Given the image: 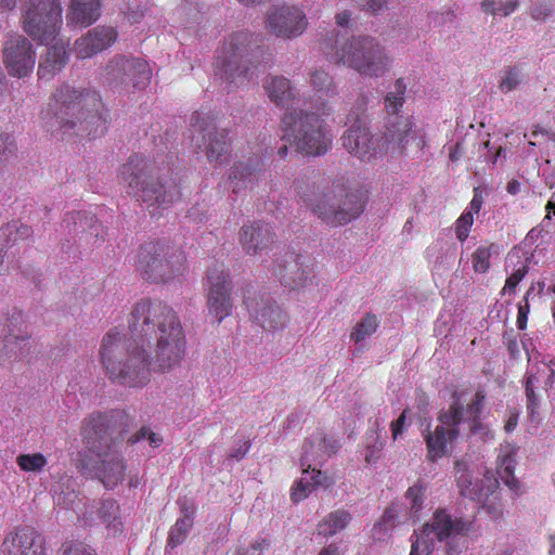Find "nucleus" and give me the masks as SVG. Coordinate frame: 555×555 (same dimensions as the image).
I'll list each match as a JSON object with an SVG mask.
<instances>
[{
  "label": "nucleus",
  "mask_w": 555,
  "mask_h": 555,
  "mask_svg": "<svg viewBox=\"0 0 555 555\" xmlns=\"http://www.w3.org/2000/svg\"><path fill=\"white\" fill-rule=\"evenodd\" d=\"M130 337L109 330L100 345V361L107 376L130 387L149 382L151 370L166 372L185 354V336L176 312L162 301L141 299L128 321Z\"/></svg>",
  "instance_id": "1"
},
{
  "label": "nucleus",
  "mask_w": 555,
  "mask_h": 555,
  "mask_svg": "<svg viewBox=\"0 0 555 555\" xmlns=\"http://www.w3.org/2000/svg\"><path fill=\"white\" fill-rule=\"evenodd\" d=\"M485 396L478 391L454 392L453 402L449 409L442 411L438 417L439 425L435 430L423 434L427 449V460L436 462L448 454V444L454 441L462 431V426L468 424L473 435L492 437L488 426L479 421L483 409Z\"/></svg>",
  "instance_id": "2"
},
{
  "label": "nucleus",
  "mask_w": 555,
  "mask_h": 555,
  "mask_svg": "<svg viewBox=\"0 0 555 555\" xmlns=\"http://www.w3.org/2000/svg\"><path fill=\"white\" fill-rule=\"evenodd\" d=\"M361 112H351L347 116L349 128L341 137L343 146L354 157L370 162L382 155L391 144L399 150L405 149L410 143L417 140V146L424 144V133L421 129L414 128L409 117L397 116L387 128L386 139L375 138L366 127V119Z\"/></svg>",
  "instance_id": "3"
},
{
  "label": "nucleus",
  "mask_w": 555,
  "mask_h": 555,
  "mask_svg": "<svg viewBox=\"0 0 555 555\" xmlns=\"http://www.w3.org/2000/svg\"><path fill=\"white\" fill-rule=\"evenodd\" d=\"M101 109L102 102L96 92L82 93L69 86H62L54 93L53 104L44 113L43 119L51 130L57 127L67 132L78 125L79 130L95 138L105 129Z\"/></svg>",
  "instance_id": "4"
},
{
  "label": "nucleus",
  "mask_w": 555,
  "mask_h": 555,
  "mask_svg": "<svg viewBox=\"0 0 555 555\" xmlns=\"http://www.w3.org/2000/svg\"><path fill=\"white\" fill-rule=\"evenodd\" d=\"M301 198L319 219L332 227L349 223L364 208L357 183L348 177L336 178L319 188L318 192L302 195Z\"/></svg>",
  "instance_id": "5"
},
{
  "label": "nucleus",
  "mask_w": 555,
  "mask_h": 555,
  "mask_svg": "<svg viewBox=\"0 0 555 555\" xmlns=\"http://www.w3.org/2000/svg\"><path fill=\"white\" fill-rule=\"evenodd\" d=\"M82 438L87 448L100 457L95 477L106 489L116 488L124 480L127 466L118 450V442L112 438L109 417L96 413L86 418Z\"/></svg>",
  "instance_id": "6"
},
{
  "label": "nucleus",
  "mask_w": 555,
  "mask_h": 555,
  "mask_svg": "<svg viewBox=\"0 0 555 555\" xmlns=\"http://www.w3.org/2000/svg\"><path fill=\"white\" fill-rule=\"evenodd\" d=\"M121 183L128 193L141 201L151 209L153 216L158 209H165L180 196L178 185L171 180H160L154 176L149 160L133 155L124 164L118 172Z\"/></svg>",
  "instance_id": "7"
},
{
  "label": "nucleus",
  "mask_w": 555,
  "mask_h": 555,
  "mask_svg": "<svg viewBox=\"0 0 555 555\" xmlns=\"http://www.w3.org/2000/svg\"><path fill=\"white\" fill-rule=\"evenodd\" d=\"M331 59L363 77L380 78L391 68L392 60L386 48L373 37H352L331 54Z\"/></svg>",
  "instance_id": "8"
},
{
  "label": "nucleus",
  "mask_w": 555,
  "mask_h": 555,
  "mask_svg": "<svg viewBox=\"0 0 555 555\" xmlns=\"http://www.w3.org/2000/svg\"><path fill=\"white\" fill-rule=\"evenodd\" d=\"M282 125V139L306 155H322L332 144V134L325 121L315 114L288 112Z\"/></svg>",
  "instance_id": "9"
},
{
  "label": "nucleus",
  "mask_w": 555,
  "mask_h": 555,
  "mask_svg": "<svg viewBox=\"0 0 555 555\" xmlns=\"http://www.w3.org/2000/svg\"><path fill=\"white\" fill-rule=\"evenodd\" d=\"M184 253L167 242L143 244L137 255L135 267L153 282H168L186 269Z\"/></svg>",
  "instance_id": "10"
},
{
  "label": "nucleus",
  "mask_w": 555,
  "mask_h": 555,
  "mask_svg": "<svg viewBox=\"0 0 555 555\" xmlns=\"http://www.w3.org/2000/svg\"><path fill=\"white\" fill-rule=\"evenodd\" d=\"M454 476L461 495L477 501L494 517L501 515L502 508L499 501V481L490 472L483 473L479 481L475 470L466 460H457L454 463Z\"/></svg>",
  "instance_id": "11"
},
{
  "label": "nucleus",
  "mask_w": 555,
  "mask_h": 555,
  "mask_svg": "<svg viewBox=\"0 0 555 555\" xmlns=\"http://www.w3.org/2000/svg\"><path fill=\"white\" fill-rule=\"evenodd\" d=\"M251 43V36L246 31L230 35L218 50L216 56V76L232 87H240L247 81V68L244 56Z\"/></svg>",
  "instance_id": "12"
},
{
  "label": "nucleus",
  "mask_w": 555,
  "mask_h": 555,
  "mask_svg": "<svg viewBox=\"0 0 555 555\" xmlns=\"http://www.w3.org/2000/svg\"><path fill=\"white\" fill-rule=\"evenodd\" d=\"M100 78L113 88L143 90L151 81L152 68L142 59L115 55L101 69Z\"/></svg>",
  "instance_id": "13"
},
{
  "label": "nucleus",
  "mask_w": 555,
  "mask_h": 555,
  "mask_svg": "<svg viewBox=\"0 0 555 555\" xmlns=\"http://www.w3.org/2000/svg\"><path fill=\"white\" fill-rule=\"evenodd\" d=\"M62 24V8L56 0H30L23 28L34 40L50 44L56 39Z\"/></svg>",
  "instance_id": "14"
},
{
  "label": "nucleus",
  "mask_w": 555,
  "mask_h": 555,
  "mask_svg": "<svg viewBox=\"0 0 555 555\" xmlns=\"http://www.w3.org/2000/svg\"><path fill=\"white\" fill-rule=\"evenodd\" d=\"M466 528V522L453 519L446 511L439 509L420 532L415 531V540L412 541L410 555H429L437 542L460 534Z\"/></svg>",
  "instance_id": "15"
},
{
  "label": "nucleus",
  "mask_w": 555,
  "mask_h": 555,
  "mask_svg": "<svg viewBox=\"0 0 555 555\" xmlns=\"http://www.w3.org/2000/svg\"><path fill=\"white\" fill-rule=\"evenodd\" d=\"M3 64L13 77L29 75L36 63V53L31 43L24 36L11 34L3 43Z\"/></svg>",
  "instance_id": "16"
},
{
  "label": "nucleus",
  "mask_w": 555,
  "mask_h": 555,
  "mask_svg": "<svg viewBox=\"0 0 555 555\" xmlns=\"http://www.w3.org/2000/svg\"><path fill=\"white\" fill-rule=\"evenodd\" d=\"M192 142L202 149L210 163L223 164L230 154V141L225 130H219L211 124L196 122L193 125Z\"/></svg>",
  "instance_id": "17"
},
{
  "label": "nucleus",
  "mask_w": 555,
  "mask_h": 555,
  "mask_svg": "<svg viewBox=\"0 0 555 555\" xmlns=\"http://www.w3.org/2000/svg\"><path fill=\"white\" fill-rule=\"evenodd\" d=\"M207 284L209 313L221 322L232 309L229 274L223 266H215L208 270Z\"/></svg>",
  "instance_id": "18"
},
{
  "label": "nucleus",
  "mask_w": 555,
  "mask_h": 555,
  "mask_svg": "<svg viewBox=\"0 0 555 555\" xmlns=\"http://www.w3.org/2000/svg\"><path fill=\"white\" fill-rule=\"evenodd\" d=\"M306 14L294 5L273 8L267 16L268 29L283 38L300 36L307 28Z\"/></svg>",
  "instance_id": "19"
},
{
  "label": "nucleus",
  "mask_w": 555,
  "mask_h": 555,
  "mask_svg": "<svg viewBox=\"0 0 555 555\" xmlns=\"http://www.w3.org/2000/svg\"><path fill=\"white\" fill-rule=\"evenodd\" d=\"M278 267L275 274L293 289L304 288L314 281L313 263L306 256L289 254Z\"/></svg>",
  "instance_id": "20"
},
{
  "label": "nucleus",
  "mask_w": 555,
  "mask_h": 555,
  "mask_svg": "<svg viewBox=\"0 0 555 555\" xmlns=\"http://www.w3.org/2000/svg\"><path fill=\"white\" fill-rule=\"evenodd\" d=\"M250 317L266 331H279L285 327L286 312L270 297L261 295L246 300Z\"/></svg>",
  "instance_id": "21"
},
{
  "label": "nucleus",
  "mask_w": 555,
  "mask_h": 555,
  "mask_svg": "<svg viewBox=\"0 0 555 555\" xmlns=\"http://www.w3.org/2000/svg\"><path fill=\"white\" fill-rule=\"evenodd\" d=\"M117 39L113 27L99 26L75 41L74 52L78 59H90L109 48Z\"/></svg>",
  "instance_id": "22"
},
{
  "label": "nucleus",
  "mask_w": 555,
  "mask_h": 555,
  "mask_svg": "<svg viewBox=\"0 0 555 555\" xmlns=\"http://www.w3.org/2000/svg\"><path fill=\"white\" fill-rule=\"evenodd\" d=\"M240 242L248 255H261L274 243V233L269 224L263 222H250L242 227Z\"/></svg>",
  "instance_id": "23"
},
{
  "label": "nucleus",
  "mask_w": 555,
  "mask_h": 555,
  "mask_svg": "<svg viewBox=\"0 0 555 555\" xmlns=\"http://www.w3.org/2000/svg\"><path fill=\"white\" fill-rule=\"evenodd\" d=\"M27 326H17L5 320L0 323V359L16 358L23 354L28 346Z\"/></svg>",
  "instance_id": "24"
},
{
  "label": "nucleus",
  "mask_w": 555,
  "mask_h": 555,
  "mask_svg": "<svg viewBox=\"0 0 555 555\" xmlns=\"http://www.w3.org/2000/svg\"><path fill=\"white\" fill-rule=\"evenodd\" d=\"M2 553L3 555H43V540L35 531L22 529L5 538Z\"/></svg>",
  "instance_id": "25"
},
{
  "label": "nucleus",
  "mask_w": 555,
  "mask_h": 555,
  "mask_svg": "<svg viewBox=\"0 0 555 555\" xmlns=\"http://www.w3.org/2000/svg\"><path fill=\"white\" fill-rule=\"evenodd\" d=\"M425 257L433 271L443 272L450 270L456 257V244L438 237L426 248Z\"/></svg>",
  "instance_id": "26"
},
{
  "label": "nucleus",
  "mask_w": 555,
  "mask_h": 555,
  "mask_svg": "<svg viewBox=\"0 0 555 555\" xmlns=\"http://www.w3.org/2000/svg\"><path fill=\"white\" fill-rule=\"evenodd\" d=\"M263 88L270 101L280 107L289 108L298 96V92L285 77L270 76L263 82Z\"/></svg>",
  "instance_id": "27"
},
{
  "label": "nucleus",
  "mask_w": 555,
  "mask_h": 555,
  "mask_svg": "<svg viewBox=\"0 0 555 555\" xmlns=\"http://www.w3.org/2000/svg\"><path fill=\"white\" fill-rule=\"evenodd\" d=\"M301 477L297 479L291 490V499L293 502L298 503L320 486H327V476L317 467L308 468L301 467Z\"/></svg>",
  "instance_id": "28"
},
{
  "label": "nucleus",
  "mask_w": 555,
  "mask_h": 555,
  "mask_svg": "<svg viewBox=\"0 0 555 555\" xmlns=\"http://www.w3.org/2000/svg\"><path fill=\"white\" fill-rule=\"evenodd\" d=\"M66 46L62 40H56L48 47L39 63L38 76L40 79H50L66 65L68 60Z\"/></svg>",
  "instance_id": "29"
},
{
  "label": "nucleus",
  "mask_w": 555,
  "mask_h": 555,
  "mask_svg": "<svg viewBox=\"0 0 555 555\" xmlns=\"http://www.w3.org/2000/svg\"><path fill=\"white\" fill-rule=\"evenodd\" d=\"M100 16V0H73L67 14L68 24L87 27Z\"/></svg>",
  "instance_id": "30"
},
{
  "label": "nucleus",
  "mask_w": 555,
  "mask_h": 555,
  "mask_svg": "<svg viewBox=\"0 0 555 555\" xmlns=\"http://www.w3.org/2000/svg\"><path fill=\"white\" fill-rule=\"evenodd\" d=\"M330 452V446L322 434L312 435L302 446L300 466L312 469L320 465Z\"/></svg>",
  "instance_id": "31"
},
{
  "label": "nucleus",
  "mask_w": 555,
  "mask_h": 555,
  "mask_svg": "<svg viewBox=\"0 0 555 555\" xmlns=\"http://www.w3.org/2000/svg\"><path fill=\"white\" fill-rule=\"evenodd\" d=\"M260 168L258 164L238 162L234 164L229 173L230 188L234 193L253 185L258 180Z\"/></svg>",
  "instance_id": "32"
},
{
  "label": "nucleus",
  "mask_w": 555,
  "mask_h": 555,
  "mask_svg": "<svg viewBox=\"0 0 555 555\" xmlns=\"http://www.w3.org/2000/svg\"><path fill=\"white\" fill-rule=\"evenodd\" d=\"M309 85L322 103L337 95V88L333 78L322 68H314L310 72Z\"/></svg>",
  "instance_id": "33"
},
{
  "label": "nucleus",
  "mask_w": 555,
  "mask_h": 555,
  "mask_svg": "<svg viewBox=\"0 0 555 555\" xmlns=\"http://www.w3.org/2000/svg\"><path fill=\"white\" fill-rule=\"evenodd\" d=\"M104 524L107 528H113L118 530L120 521H119V506L114 500H104L96 507L95 512L91 511L87 516V522L93 524L95 522V517Z\"/></svg>",
  "instance_id": "34"
},
{
  "label": "nucleus",
  "mask_w": 555,
  "mask_h": 555,
  "mask_svg": "<svg viewBox=\"0 0 555 555\" xmlns=\"http://www.w3.org/2000/svg\"><path fill=\"white\" fill-rule=\"evenodd\" d=\"M181 517H179L176 524L171 527L168 537V545L172 548L180 545L185 540L193 526L194 509L181 507Z\"/></svg>",
  "instance_id": "35"
},
{
  "label": "nucleus",
  "mask_w": 555,
  "mask_h": 555,
  "mask_svg": "<svg viewBox=\"0 0 555 555\" xmlns=\"http://www.w3.org/2000/svg\"><path fill=\"white\" fill-rule=\"evenodd\" d=\"M507 266H513V272L507 278L503 293H514L519 282L526 276L528 272V258L521 260L518 250H513L507 256Z\"/></svg>",
  "instance_id": "36"
},
{
  "label": "nucleus",
  "mask_w": 555,
  "mask_h": 555,
  "mask_svg": "<svg viewBox=\"0 0 555 555\" xmlns=\"http://www.w3.org/2000/svg\"><path fill=\"white\" fill-rule=\"evenodd\" d=\"M351 516L346 511H335L328 514L318 526L320 534L331 537L346 528Z\"/></svg>",
  "instance_id": "37"
},
{
  "label": "nucleus",
  "mask_w": 555,
  "mask_h": 555,
  "mask_svg": "<svg viewBox=\"0 0 555 555\" xmlns=\"http://www.w3.org/2000/svg\"><path fill=\"white\" fill-rule=\"evenodd\" d=\"M495 244L480 245L472 255L473 269L476 273L485 274L490 269V259L493 254H498Z\"/></svg>",
  "instance_id": "38"
},
{
  "label": "nucleus",
  "mask_w": 555,
  "mask_h": 555,
  "mask_svg": "<svg viewBox=\"0 0 555 555\" xmlns=\"http://www.w3.org/2000/svg\"><path fill=\"white\" fill-rule=\"evenodd\" d=\"M406 83L403 78H398L392 89L385 96V107L389 114H397L404 103Z\"/></svg>",
  "instance_id": "39"
},
{
  "label": "nucleus",
  "mask_w": 555,
  "mask_h": 555,
  "mask_svg": "<svg viewBox=\"0 0 555 555\" xmlns=\"http://www.w3.org/2000/svg\"><path fill=\"white\" fill-rule=\"evenodd\" d=\"M33 231L28 225L12 222L0 229V243L5 242L14 246L18 241H24L31 235Z\"/></svg>",
  "instance_id": "40"
},
{
  "label": "nucleus",
  "mask_w": 555,
  "mask_h": 555,
  "mask_svg": "<svg viewBox=\"0 0 555 555\" xmlns=\"http://www.w3.org/2000/svg\"><path fill=\"white\" fill-rule=\"evenodd\" d=\"M518 0H483L480 3L481 11L492 16H508L512 13H514L518 9Z\"/></svg>",
  "instance_id": "41"
},
{
  "label": "nucleus",
  "mask_w": 555,
  "mask_h": 555,
  "mask_svg": "<svg viewBox=\"0 0 555 555\" xmlns=\"http://www.w3.org/2000/svg\"><path fill=\"white\" fill-rule=\"evenodd\" d=\"M377 327L378 320L376 315L366 313L359 322L356 323L350 337L354 343L359 344L373 335Z\"/></svg>",
  "instance_id": "42"
},
{
  "label": "nucleus",
  "mask_w": 555,
  "mask_h": 555,
  "mask_svg": "<svg viewBox=\"0 0 555 555\" xmlns=\"http://www.w3.org/2000/svg\"><path fill=\"white\" fill-rule=\"evenodd\" d=\"M500 465H499V475L501 479L511 488H515L517 480L514 478V450L507 449L506 452L499 455Z\"/></svg>",
  "instance_id": "43"
},
{
  "label": "nucleus",
  "mask_w": 555,
  "mask_h": 555,
  "mask_svg": "<svg viewBox=\"0 0 555 555\" xmlns=\"http://www.w3.org/2000/svg\"><path fill=\"white\" fill-rule=\"evenodd\" d=\"M538 373L539 369L535 365L530 364L527 371L525 390L527 396V409L531 415H533L539 408V400L534 392V386L539 383Z\"/></svg>",
  "instance_id": "44"
},
{
  "label": "nucleus",
  "mask_w": 555,
  "mask_h": 555,
  "mask_svg": "<svg viewBox=\"0 0 555 555\" xmlns=\"http://www.w3.org/2000/svg\"><path fill=\"white\" fill-rule=\"evenodd\" d=\"M18 467L26 473H39L48 464L47 457L42 453L20 454L16 457Z\"/></svg>",
  "instance_id": "45"
},
{
  "label": "nucleus",
  "mask_w": 555,
  "mask_h": 555,
  "mask_svg": "<svg viewBox=\"0 0 555 555\" xmlns=\"http://www.w3.org/2000/svg\"><path fill=\"white\" fill-rule=\"evenodd\" d=\"M426 488L417 482L411 486L405 492V500L412 514L418 513L424 505Z\"/></svg>",
  "instance_id": "46"
},
{
  "label": "nucleus",
  "mask_w": 555,
  "mask_h": 555,
  "mask_svg": "<svg viewBox=\"0 0 555 555\" xmlns=\"http://www.w3.org/2000/svg\"><path fill=\"white\" fill-rule=\"evenodd\" d=\"M554 12L552 0H540L532 3L530 8V16L537 22H545Z\"/></svg>",
  "instance_id": "47"
},
{
  "label": "nucleus",
  "mask_w": 555,
  "mask_h": 555,
  "mask_svg": "<svg viewBox=\"0 0 555 555\" xmlns=\"http://www.w3.org/2000/svg\"><path fill=\"white\" fill-rule=\"evenodd\" d=\"M521 82V74L517 68H508L504 72L501 81L500 89L504 93H508L515 90Z\"/></svg>",
  "instance_id": "48"
},
{
  "label": "nucleus",
  "mask_w": 555,
  "mask_h": 555,
  "mask_svg": "<svg viewBox=\"0 0 555 555\" xmlns=\"http://www.w3.org/2000/svg\"><path fill=\"white\" fill-rule=\"evenodd\" d=\"M474 223V217H472L470 212H463L460 218L455 221L454 232L456 238L463 243L468 237L472 225Z\"/></svg>",
  "instance_id": "49"
},
{
  "label": "nucleus",
  "mask_w": 555,
  "mask_h": 555,
  "mask_svg": "<svg viewBox=\"0 0 555 555\" xmlns=\"http://www.w3.org/2000/svg\"><path fill=\"white\" fill-rule=\"evenodd\" d=\"M144 439H146L149 441V444L152 448H157L163 442V438L158 434L153 433L149 428H145V427L141 428L138 433L132 435L129 438V442L131 444H134V443L140 442L141 440H144Z\"/></svg>",
  "instance_id": "50"
},
{
  "label": "nucleus",
  "mask_w": 555,
  "mask_h": 555,
  "mask_svg": "<svg viewBox=\"0 0 555 555\" xmlns=\"http://www.w3.org/2000/svg\"><path fill=\"white\" fill-rule=\"evenodd\" d=\"M63 555H96L88 545L81 542H67L63 544Z\"/></svg>",
  "instance_id": "51"
},
{
  "label": "nucleus",
  "mask_w": 555,
  "mask_h": 555,
  "mask_svg": "<svg viewBox=\"0 0 555 555\" xmlns=\"http://www.w3.org/2000/svg\"><path fill=\"white\" fill-rule=\"evenodd\" d=\"M15 151V143L9 133L0 132V159L8 158Z\"/></svg>",
  "instance_id": "52"
},
{
  "label": "nucleus",
  "mask_w": 555,
  "mask_h": 555,
  "mask_svg": "<svg viewBox=\"0 0 555 555\" xmlns=\"http://www.w3.org/2000/svg\"><path fill=\"white\" fill-rule=\"evenodd\" d=\"M384 448V441L378 438V435L375 437V442L373 444H367L365 452V461L367 463H373L379 457V453Z\"/></svg>",
  "instance_id": "53"
},
{
  "label": "nucleus",
  "mask_w": 555,
  "mask_h": 555,
  "mask_svg": "<svg viewBox=\"0 0 555 555\" xmlns=\"http://www.w3.org/2000/svg\"><path fill=\"white\" fill-rule=\"evenodd\" d=\"M5 242L0 243V273L9 269V259L15 255Z\"/></svg>",
  "instance_id": "54"
},
{
  "label": "nucleus",
  "mask_w": 555,
  "mask_h": 555,
  "mask_svg": "<svg viewBox=\"0 0 555 555\" xmlns=\"http://www.w3.org/2000/svg\"><path fill=\"white\" fill-rule=\"evenodd\" d=\"M405 428V411L402 412V414L391 423V434L393 440L398 439V437L403 433Z\"/></svg>",
  "instance_id": "55"
},
{
  "label": "nucleus",
  "mask_w": 555,
  "mask_h": 555,
  "mask_svg": "<svg viewBox=\"0 0 555 555\" xmlns=\"http://www.w3.org/2000/svg\"><path fill=\"white\" fill-rule=\"evenodd\" d=\"M529 313V304L525 302V305H519L518 307V315H517V326L519 330H525L527 326Z\"/></svg>",
  "instance_id": "56"
},
{
  "label": "nucleus",
  "mask_w": 555,
  "mask_h": 555,
  "mask_svg": "<svg viewBox=\"0 0 555 555\" xmlns=\"http://www.w3.org/2000/svg\"><path fill=\"white\" fill-rule=\"evenodd\" d=\"M248 450H249V443L247 441H244L236 449L231 451V453L229 454V457L240 461L241 459H243L245 456V454L248 452Z\"/></svg>",
  "instance_id": "57"
},
{
  "label": "nucleus",
  "mask_w": 555,
  "mask_h": 555,
  "mask_svg": "<svg viewBox=\"0 0 555 555\" xmlns=\"http://www.w3.org/2000/svg\"><path fill=\"white\" fill-rule=\"evenodd\" d=\"M482 205V197L480 194L475 193L473 199L469 203V207L464 212H470L472 217H474L475 214H478L481 209Z\"/></svg>",
  "instance_id": "58"
},
{
  "label": "nucleus",
  "mask_w": 555,
  "mask_h": 555,
  "mask_svg": "<svg viewBox=\"0 0 555 555\" xmlns=\"http://www.w3.org/2000/svg\"><path fill=\"white\" fill-rule=\"evenodd\" d=\"M269 545L270 542L267 539H259L251 543L249 550L254 555H256L267 550Z\"/></svg>",
  "instance_id": "59"
},
{
  "label": "nucleus",
  "mask_w": 555,
  "mask_h": 555,
  "mask_svg": "<svg viewBox=\"0 0 555 555\" xmlns=\"http://www.w3.org/2000/svg\"><path fill=\"white\" fill-rule=\"evenodd\" d=\"M387 4V0H366L364 7L371 12H378Z\"/></svg>",
  "instance_id": "60"
},
{
  "label": "nucleus",
  "mask_w": 555,
  "mask_h": 555,
  "mask_svg": "<svg viewBox=\"0 0 555 555\" xmlns=\"http://www.w3.org/2000/svg\"><path fill=\"white\" fill-rule=\"evenodd\" d=\"M319 555H344L343 550L336 544H330L323 547Z\"/></svg>",
  "instance_id": "61"
},
{
  "label": "nucleus",
  "mask_w": 555,
  "mask_h": 555,
  "mask_svg": "<svg viewBox=\"0 0 555 555\" xmlns=\"http://www.w3.org/2000/svg\"><path fill=\"white\" fill-rule=\"evenodd\" d=\"M335 20L338 26L347 27L350 21V13L348 11L339 12L336 14Z\"/></svg>",
  "instance_id": "62"
},
{
  "label": "nucleus",
  "mask_w": 555,
  "mask_h": 555,
  "mask_svg": "<svg viewBox=\"0 0 555 555\" xmlns=\"http://www.w3.org/2000/svg\"><path fill=\"white\" fill-rule=\"evenodd\" d=\"M517 424H518V414L512 413L505 423V430L507 433L513 431L516 428Z\"/></svg>",
  "instance_id": "63"
},
{
  "label": "nucleus",
  "mask_w": 555,
  "mask_h": 555,
  "mask_svg": "<svg viewBox=\"0 0 555 555\" xmlns=\"http://www.w3.org/2000/svg\"><path fill=\"white\" fill-rule=\"evenodd\" d=\"M506 190L507 192L511 194V195H516L520 192L521 190V183L517 180H511L508 183H507V186H506Z\"/></svg>",
  "instance_id": "64"
}]
</instances>
